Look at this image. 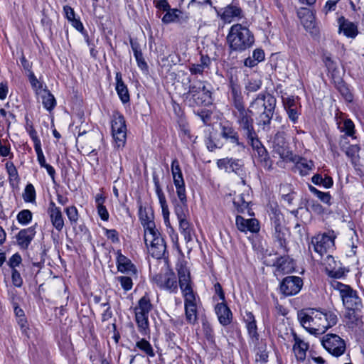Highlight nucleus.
Returning a JSON list of instances; mask_svg holds the SVG:
<instances>
[{
    "label": "nucleus",
    "instance_id": "de8ad7c7",
    "mask_svg": "<svg viewBox=\"0 0 364 364\" xmlns=\"http://www.w3.org/2000/svg\"><path fill=\"white\" fill-rule=\"evenodd\" d=\"M262 85V81L259 79L251 78L245 85V90L247 92H254L257 91Z\"/></svg>",
    "mask_w": 364,
    "mask_h": 364
},
{
    "label": "nucleus",
    "instance_id": "f704fd0d",
    "mask_svg": "<svg viewBox=\"0 0 364 364\" xmlns=\"http://www.w3.org/2000/svg\"><path fill=\"white\" fill-rule=\"evenodd\" d=\"M275 107H272L271 105L269 106V108L267 109V110H264L262 112H260L258 117V124L259 125L264 126V128L266 126H268L273 117V114L274 112Z\"/></svg>",
    "mask_w": 364,
    "mask_h": 364
},
{
    "label": "nucleus",
    "instance_id": "f8f14e48",
    "mask_svg": "<svg viewBox=\"0 0 364 364\" xmlns=\"http://www.w3.org/2000/svg\"><path fill=\"white\" fill-rule=\"evenodd\" d=\"M334 247V237L328 234H319L311 239L309 248L314 249L320 256L326 253Z\"/></svg>",
    "mask_w": 364,
    "mask_h": 364
},
{
    "label": "nucleus",
    "instance_id": "aec40b11",
    "mask_svg": "<svg viewBox=\"0 0 364 364\" xmlns=\"http://www.w3.org/2000/svg\"><path fill=\"white\" fill-rule=\"evenodd\" d=\"M176 193L178 197V201H175L174 212L178 220L186 218L188 210L186 190L176 191Z\"/></svg>",
    "mask_w": 364,
    "mask_h": 364
},
{
    "label": "nucleus",
    "instance_id": "4c0bfd02",
    "mask_svg": "<svg viewBox=\"0 0 364 364\" xmlns=\"http://www.w3.org/2000/svg\"><path fill=\"white\" fill-rule=\"evenodd\" d=\"M360 309H347V312L345 315L346 318L348 320V325L358 326L360 323V316L358 311Z\"/></svg>",
    "mask_w": 364,
    "mask_h": 364
},
{
    "label": "nucleus",
    "instance_id": "a19ab883",
    "mask_svg": "<svg viewBox=\"0 0 364 364\" xmlns=\"http://www.w3.org/2000/svg\"><path fill=\"white\" fill-rule=\"evenodd\" d=\"M309 191L316 195L323 203L331 205V196L328 192H321L311 185H309Z\"/></svg>",
    "mask_w": 364,
    "mask_h": 364
},
{
    "label": "nucleus",
    "instance_id": "20e7f679",
    "mask_svg": "<svg viewBox=\"0 0 364 364\" xmlns=\"http://www.w3.org/2000/svg\"><path fill=\"white\" fill-rule=\"evenodd\" d=\"M151 308L150 299L145 295L139 300L138 304L134 309L138 331L143 336H146L150 333L148 318Z\"/></svg>",
    "mask_w": 364,
    "mask_h": 364
},
{
    "label": "nucleus",
    "instance_id": "1a4fd4ad",
    "mask_svg": "<svg viewBox=\"0 0 364 364\" xmlns=\"http://www.w3.org/2000/svg\"><path fill=\"white\" fill-rule=\"evenodd\" d=\"M232 114L236 119V122L239 125L240 128L243 131L244 136L247 139L256 134L253 127V119L250 115L249 109L233 111Z\"/></svg>",
    "mask_w": 364,
    "mask_h": 364
},
{
    "label": "nucleus",
    "instance_id": "c9c22d12",
    "mask_svg": "<svg viewBox=\"0 0 364 364\" xmlns=\"http://www.w3.org/2000/svg\"><path fill=\"white\" fill-rule=\"evenodd\" d=\"M247 141L253 149H255L257 151L259 156L262 157L266 156L267 151L259 140L257 134L254 136H252V137L247 139Z\"/></svg>",
    "mask_w": 364,
    "mask_h": 364
},
{
    "label": "nucleus",
    "instance_id": "9b49d317",
    "mask_svg": "<svg viewBox=\"0 0 364 364\" xmlns=\"http://www.w3.org/2000/svg\"><path fill=\"white\" fill-rule=\"evenodd\" d=\"M112 132L118 147L124 146L127 139V127L122 115L117 114L112 121Z\"/></svg>",
    "mask_w": 364,
    "mask_h": 364
},
{
    "label": "nucleus",
    "instance_id": "dca6fc26",
    "mask_svg": "<svg viewBox=\"0 0 364 364\" xmlns=\"http://www.w3.org/2000/svg\"><path fill=\"white\" fill-rule=\"evenodd\" d=\"M338 33H343L349 38H355L358 34V26L356 23L350 21L343 16L338 18Z\"/></svg>",
    "mask_w": 364,
    "mask_h": 364
},
{
    "label": "nucleus",
    "instance_id": "864d4df0",
    "mask_svg": "<svg viewBox=\"0 0 364 364\" xmlns=\"http://www.w3.org/2000/svg\"><path fill=\"white\" fill-rule=\"evenodd\" d=\"M28 78L32 87L36 90L37 94L41 93L44 89L41 82L38 80L33 72L28 73Z\"/></svg>",
    "mask_w": 364,
    "mask_h": 364
},
{
    "label": "nucleus",
    "instance_id": "338daca9",
    "mask_svg": "<svg viewBox=\"0 0 364 364\" xmlns=\"http://www.w3.org/2000/svg\"><path fill=\"white\" fill-rule=\"evenodd\" d=\"M135 58H136V60L137 62V65L138 66L144 70V69H146L147 68V64L145 62L144 58H143V54L142 53H136V54H134V55Z\"/></svg>",
    "mask_w": 364,
    "mask_h": 364
},
{
    "label": "nucleus",
    "instance_id": "79ce46f5",
    "mask_svg": "<svg viewBox=\"0 0 364 364\" xmlns=\"http://www.w3.org/2000/svg\"><path fill=\"white\" fill-rule=\"evenodd\" d=\"M359 151L360 147L355 144L348 146L344 151L346 156L351 159L352 163L355 164L359 159Z\"/></svg>",
    "mask_w": 364,
    "mask_h": 364
},
{
    "label": "nucleus",
    "instance_id": "680f3d73",
    "mask_svg": "<svg viewBox=\"0 0 364 364\" xmlns=\"http://www.w3.org/2000/svg\"><path fill=\"white\" fill-rule=\"evenodd\" d=\"M283 103L285 110L296 107V101L293 97L284 98Z\"/></svg>",
    "mask_w": 364,
    "mask_h": 364
},
{
    "label": "nucleus",
    "instance_id": "2f4dec72",
    "mask_svg": "<svg viewBox=\"0 0 364 364\" xmlns=\"http://www.w3.org/2000/svg\"><path fill=\"white\" fill-rule=\"evenodd\" d=\"M179 230L181 233L183 235L186 242H190L193 239V229L190 223L187 220L186 218L178 219Z\"/></svg>",
    "mask_w": 364,
    "mask_h": 364
},
{
    "label": "nucleus",
    "instance_id": "e2e57ef3",
    "mask_svg": "<svg viewBox=\"0 0 364 364\" xmlns=\"http://www.w3.org/2000/svg\"><path fill=\"white\" fill-rule=\"evenodd\" d=\"M28 132H29V135H30L31 138L32 139V140L33 141L34 147L41 146V140L38 137L37 132L33 129V126H30Z\"/></svg>",
    "mask_w": 364,
    "mask_h": 364
},
{
    "label": "nucleus",
    "instance_id": "4468645a",
    "mask_svg": "<svg viewBox=\"0 0 364 364\" xmlns=\"http://www.w3.org/2000/svg\"><path fill=\"white\" fill-rule=\"evenodd\" d=\"M303 286L302 279L296 276H288L283 279L280 290L285 296H293L298 294Z\"/></svg>",
    "mask_w": 364,
    "mask_h": 364
},
{
    "label": "nucleus",
    "instance_id": "e433bc0d",
    "mask_svg": "<svg viewBox=\"0 0 364 364\" xmlns=\"http://www.w3.org/2000/svg\"><path fill=\"white\" fill-rule=\"evenodd\" d=\"M136 347L140 349L149 357H154L155 353L150 343L145 338H141L136 343Z\"/></svg>",
    "mask_w": 364,
    "mask_h": 364
},
{
    "label": "nucleus",
    "instance_id": "6e6552de",
    "mask_svg": "<svg viewBox=\"0 0 364 364\" xmlns=\"http://www.w3.org/2000/svg\"><path fill=\"white\" fill-rule=\"evenodd\" d=\"M154 282L160 288L170 292H176L177 279L173 272L165 269L153 277Z\"/></svg>",
    "mask_w": 364,
    "mask_h": 364
},
{
    "label": "nucleus",
    "instance_id": "6e6d98bb",
    "mask_svg": "<svg viewBox=\"0 0 364 364\" xmlns=\"http://www.w3.org/2000/svg\"><path fill=\"white\" fill-rule=\"evenodd\" d=\"M11 278L14 286L20 287L22 285L23 281L21 274L16 269H12Z\"/></svg>",
    "mask_w": 364,
    "mask_h": 364
},
{
    "label": "nucleus",
    "instance_id": "5701e85b",
    "mask_svg": "<svg viewBox=\"0 0 364 364\" xmlns=\"http://www.w3.org/2000/svg\"><path fill=\"white\" fill-rule=\"evenodd\" d=\"M171 173L176 191L186 190L185 183L178 161L175 159L171 163Z\"/></svg>",
    "mask_w": 364,
    "mask_h": 364
},
{
    "label": "nucleus",
    "instance_id": "c85d7f7f",
    "mask_svg": "<svg viewBox=\"0 0 364 364\" xmlns=\"http://www.w3.org/2000/svg\"><path fill=\"white\" fill-rule=\"evenodd\" d=\"M205 82L198 80L195 83L190 85L188 92L183 94L182 97L183 101L188 104L194 97L198 95L199 91H202L205 88Z\"/></svg>",
    "mask_w": 364,
    "mask_h": 364
},
{
    "label": "nucleus",
    "instance_id": "b1692460",
    "mask_svg": "<svg viewBox=\"0 0 364 364\" xmlns=\"http://www.w3.org/2000/svg\"><path fill=\"white\" fill-rule=\"evenodd\" d=\"M212 93L207 88L199 91L198 95L188 104L190 107L208 106L212 104Z\"/></svg>",
    "mask_w": 364,
    "mask_h": 364
},
{
    "label": "nucleus",
    "instance_id": "a211bd4d",
    "mask_svg": "<svg viewBox=\"0 0 364 364\" xmlns=\"http://www.w3.org/2000/svg\"><path fill=\"white\" fill-rule=\"evenodd\" d=\"M50 220L53 227L61 231L64 227V220L60 208L57 207L53 201H50L48 209Z\"/></svg>",
    "mask_w": 364,
    "mask_h": 364
},
{
    "label": "nucleus",
    "instance_id": "473e14b6",
    "mask_svg": "<svg viewBox=\"0 0 364 364\" xmlns=\"http://www.w3.org/2000/svg\"><path fill=\"white\" fill-rule=\"evenodd\" d=\"M38 95H41L43 107L48 111H51L56 105V101L50 92L44 89Z\"/></svg>",
    "mask_w": 364,
    "mask_h": 364
},
{
    "label": "nucleus",
    "instance_id": "3c124183",
    "mask_svg": "<svg viewBox=\"0 0 364 364\" xmlns=\"http://www.w3.org/2000/svg\"><path fill=\"white\" fill-rule=\"evenodd\" d=\"M65 213L71 225H76L78 220V212L77 208L73 205L68 207L65 209Z\"/></svg>",
    "mask_w": 364,
    "mask_h": 364
},
{
    "label": "nucleus",
    "instance_id": "58836bf2",
    "mask_svg": "<svg viewBox=\"0 0 364 364\" xmlns=\"http://www.w3.org/2000/svg\"><path fill=\"white\" fill-rule=\"evenodd\" d=\"M133 277H136V275L127 274L125 276H119V277H116L115 279H116V281H117L118 282L120 283L122 289L124 291H127L131 290L133 287V281H132Z\"/></svg>",
    "mask_w": 364,
    "mask_h": 364
},
{
    "label": "nucleus",
    "instance_id": "f03ea898",
    "mask_svg": "<svg viewBox=\"0 0 364 364\" xmlns=\"http://www.w3.org/2000/svg\"><path fill=\"white\" fill-rule=\"evenodd\" d=\"M179 286L184 296L185 314L188 323L194 324L198 319L196 296L191 287L190 272L185 267L178 269Z\"/></svg>",
    "mask_w": 364,
    "mask_h": 364
},
{
    "label": "nucleus",
    "instance_id": "2eb2a0df",
    "mask_svg": "<svg viewBox=\"0 0 364 364\" xmlns=\"http://www.w3.org/2000/svg\"><path fill=\"white\" fill-rule=\"evenodd\" d=\"M284 220L283 215L277 210L272 212V215L271 216L272 225L274 228V237L279 242L281 245H283V243L285 241V228L282 225V222Z\"/></svg>",
    "mask_w": 364,
    "mask_h": 364
},
{
    "label": "nucleus",
    "instance_id": "423d86ee",
    "mask_svg": "<svg viewBox=\"0 0 364 364\" xmlns=\"http://www.w3.org/2000/svg\"><path fill=\"white\" fill-rule=\"evenodd\" d=\"M144 242L153 257L160 259L164 256L166 245L157 229L144 234Z\"/></svg>",
    "mask_w": 364,
    "mask_h": 364
},
{
    "label": "nucleus",
    "instance_id": "37998d69",
    "mask_svg": "<svg viewBox=\"0 0 364 364\" xmlns=\"http://www.w3.org/2000/svg\"><path fill=\"white\" fill-rule=\"evenodd\" d=\"M314 167V163L312 161H306V159H301L297 162L296 168L299 170L300 173L302 176L307 175L310 170Z\"/></svg>",
    "mask_w": 364,
    "mask_h": 364
},
{
    "label": "nucleus",
    "instance_id": "bf43d9fd",
    "mask_svg": "<svg viewBox=\"0 0 364 364\" xmlns=\"http://www.w3.org/2000/svg\"><path fill=\"white\" fill-rule=\"evenodd\" d=\"M233 105L235 108V111H239L245 109L241 95H237L233 97Z\"/></svg>",
    "mask_w": 364,
    "mask_h": 364
},
{
    "label": "nucleus",
    "instance_id": "9d476101",
    "mask_svg": "<svg viewBox=\"0 0 364 364\" xmlns=\"http://www.w3.org/2000/svg\"><path fill=\"white\" fill-rule=\"evenodd\" d=\"M270 143L272 144V151L274 154H278L282 159L293 161V154L289 149L284 133L277 132Z\"/></svg>",
    "mask_w": 364,
    "mask_h": 364
},
{
    "label": "nucleus",
    "instance_id": "0e129e2a",
    "mask_svg": "<svg viewBox=\"0 0 364 364\" xmlns=\"http://www.w3.org/2000/svg\"><path fill=\"white\" fill-rule=\"evenodd\" d=\"M21 262V257L18 254H14L9 259V264L12 269L18 266Z\"/></svg>",
    "mask_w": 364,
    "mask_h": 364
},
{
    "label": "nucleus",
    "instance_id": "ddd939ff",
    "mask_svg": "<svg viewBox=\"0 0 364 364\" xmlns=\"http://www.w3.org/2000/svg\"><path fill=\"white\" fill-rule=\"evenodd\" d=\"M269 105L272 107H276L275 97L269 93H260L251 102L249 109L251 114H259L267 110Z\"/></svg>",
    "mask_w": 364,
    "mask_h": 364
},
{
    "label": "nucleus",
    "instance_id": "bb28decb",
    "mask_svg": "<svg viewBox=\"0 0 364 364\" xmlns=\"http://www.w3.org/2000/svg\"><path fill=\"white\" fill-rule=\"evenodd\" d=\"M215 312L222 325L227 326L230 323L232 313L230 309L223 301L215 306Z\"/></svg>",
    "mask_w": 364,
    "mask_h": 364
},
{
    "label": "nucleus",
    "instance_id": "7ed1b4c3",
    "mask_svg": "<svg viewBox=\"0 0 364 364\" xmlns=\"http://www.w3.org/2000/svg\"><path fill=\"white\" fill-rule=\"evenodd\" d=\"M227 42L231 50L243 52L254 45L255 37L248 28L236 23L230 27L227 36Z\"/></svg>",
    "mask_w": 364,
    "mask_h": 364
},
{
    "label": "nucleus",
    "instance_id": "13d9d810",
    "mask_svg": "<svg viewBox=\"0 0 364 364\" xmlns=\"http://www.w3.org/2000/svg\"><path fill=\"white\" fill-rule=\"evenodd\" d=\"M289 119L291 120V122L294 124H296L298 121L299 114L297 111V108H293L286 110Z\"/></svg>",
    "mask_w": 364,
    "mask_h": 364
},
{
    "label": "nucleus",
    "instance_id": "5fc2aeb1",
    "mask_svg": "<svg viewBox=\"0 0 364 364\" xmlns=\"http://www.w3.org/2000/svg\"><path fill=\"white\" fill-rule=\"evenodd\" d=\"M229 166L230 167L228 168L227 172H235V173L239 174L242 165L239 160H233L231 159Z\"/></svg>",
    "mask_w": 364,
    "mask_h": 364
},
{
    "label": "nucleus",
    "instance_id": "cd10ccee",
    "mask_svg": "<svg viewBox=\"0 0 364 364\" xmlns=\"http://www.w3.org/2000/svg\"><path fill=\"white\" fill-rule=\"evenodd\" d=\"M220 135L230 143L242 148L245 147L243 143L240 141L239 135L233 127L230 126H222Z\"/></svg>",
    "mask_w": 364,
    "mask_h": 364
},
{
    "label": "nucleus",
    "instance_id": "393cba45",
    "mask_svg": "<svg viewBox=\"0 0 364 364\" xmlns=\"http://www.w3.org/2000/svg\"><path fill=\"white\" fill-rule=\"evenodd\" d=\"M220 16L225 22L230 23L235 18H241L242 11L240 7L230 4L222 9Z\"/></svg>",
    "mask_w": 364,
    "mask_h": 364
},
{
    "label": "nucleus",
    "instance_id": "6ab92c4d",
    "mask_svg": "<svg viewBox=\"0 0 364 364\" xmlns=\"http://www.w3.org/2000/svg\"><path fill=\"white\" fill-rule=\"evenodd\" d=\"M236 225L241 232L250 231L251 232H257L259 230V222L257 219H245L240 215L236 217Z\"/></svg>",
    "mask_w": 364,
    "mask_h": 364
},
{
    "label": "nucleus",
    "instance_id": "a18cd8bd",
    "mask_svg": "<svg viewBox=\"0 0 364 364\" xmlns=\"http://www.w3.org/2000/svg\"><path fill=\"white\" fill-rule=\"evenodd\" d=\"M153 181L154 183L156 193L158 196L160 205L166 204L167 203H166V197H165V195L164 194L163 191L161 188V186L159 183V180L158 177L156 176H154Z\"/></svg>",
    "mask_w": 364,
    "mask_h": 364
},
{
    "label": "nucleus",
    "instance_id": "ea45409f",
    "mask_svg": "<svg viewBox=\"0 0 364 364\" xmlns=\"http://www.w3.org/2000/svg\"><path fill=\"white\" fill-rule=\"evenodd\" d=\"M294 269L292 262L289 259L281 258L277 261V271L289 273Z\"/></svg>",
    "mask_w": 364,
    "mask_h": 364
},
{
    "label": "nucleus",
    "instance_id": "052dcab7",
    "mask_svg": "<svg viewBox=\"0 0 364 364\" xmlns=\"http://www.w3.org/2000/svg\"><path fill=\"white\" fill-rule=\"evenodd\" d=\"M97 213L99 216L102 220L107 221L109 219V213L106 208V207L102 205H97Z\"/></svg>",
    "mask_w": 364,
    "mask_h": 364
},
{
    "label": "nucleus",
    "instance_id": "72a5a7b5",
    "mask_svg": "<svg viewBox=\"0 0 364 364\" xmlns=\"http://www.w3.org/2000/svg\"><path fill=\"white\" fill-rule=\"evenodd\" d=\"M248 197V195L242 193L234 198L233 204L238 213H244L248 209L249 201L247 200V198Z\"/></svg>",
    "mask_w": 364,
    "mask_h": 364
},
{
    "label": "nucleus",
    "instance_id": "f257e3e1",
    "mask_svg": "<svg viewBox=\"0 0 364 364\" xmlns=\"http://www.w3.org/2000/svg\"><path fill=\"white\" fill-rule=\"evenodd\" d=\"M302 326L310 333L320 335L337 323V316L331 311H322L310 309L307 312L298 314Z\"/></svg>",
    "mask_w": 364,
    "mask_h": 364
},
{
    "label": "nucleus",
    "instance_id": "4be33fe9",
    "mask_svg": "<svg viewBox=\"0 0 364 364\" xmlns=\"http://www.w3.org/2000/svg\"><path fill=\"white\" fill-rule=\"evenodd\" d=\"M36 235L35 226H32L19 231L16 235L18 245L22 249H27Z\"/></svg>",
    "mask_w": 364,
    "mask_h": 364
},
{
    "label": "nucleus",
    "instance_id": "7c9ffc66",
    "mask_svg": "<svg viewBox=\"0 0 364 364\" xmlns=\"http://www.w3.org/2000/svg\"><path fill=\"white\" fill-rule=\"evenodd\" d=\"M139 215L141 223L144 228V234L156 229L155 223L151 216L148 215L146 209H144L142 206L139 207Z\"/></svg>",
    "mask_w": 364,
    "mask_h": 364
},
{
    "label": "nucleus",
    "instance_id": "f3484780",
    "mask_svg": "<svg viewBox=\"0 0 364 364\" xmlns=\"http://www.w3.org/2000/svg\"><path fill=\"white\" fill-rule=\"evenodd\" d=\"M117 267L119 272L129 275H136V268L132 261L123 255L121 252H117Z\"/></svg>",
    "mask_w": 364,
    "mask_h": 364
},
{
    "label": "nucleus",
    "instance_id": "39448f33",
    "mask_svg": "<svg viewBox=\"0 0 364 364\" xmlns=\"http://www.w3.org/2000/svg\"><path fill=\"white\" fill-rule=\"evenodd\" d=\"M331 286L335 290L338 291L343 304L347 309H361L363 307L361 299L358 296L356 291L349 285L333 281Z\"/></svg>",
    "mask_w": 364,
    "mask_h": 364
},
{
    "label": "nucleus",
    "instance_id": "774afa93",
    "mask_svg": "<svg viewBox=\"0 0 364 364\" xmlns=\"http://www.w3.org/2000/svg\"><path fill=\"white\" fill-rule=\"evenodd\" d=\"M246 326H247L249 335L252 338H257L258 333L257 331V325H256V321L254 323H248L247 325H246Z\"/></svg>",
    "mask_w": 364,
    "mask_h": 364
},
{
    "label": "nucleus",
    "instance_id": "603ef678",
    "mask_svg": "<svg viewBox=\"0 0 364 364\" xmlns=\"http://www.w3.org/2000/svg\"><path fill=\"white\" fill-rule=\"evenodd\" d=\"M306 206L308 210L313 211L316 214H321L323 212L321 205L314 200H309L306 202Z\"/></svg>",
    "mask_w": 364,
    "mask_h": 364
},
{
    "label": "nucleus",
    "instance_id": "412c9836",
    "mask_svg": "<svg viewBox=\"0 0 364 364\" xmlns=\"http://www.w3.org/2000/svg\"><path fill=\"white\" fill-rule=\"evenodd\" d=\"M298 17L301 19V22L303 24L304 28L310 32L313 33L315 28V17L309 9L301 8L297 11Z\"/></svg>",
    "mask_w": 364,
    "mask_h": 364
},
{
    "label": "nucleus",
    "instance_id": "c03bdc74",
    "mask_svg": "<svg viewBox=\"0 0 364 364\" xmlns=\"http://www.w3.org/2000/svg\"><path fill=\"white\" fill-rule=\"evenodd\" d=\"M32 215L31 210L25 209L18 213L17 220L20 224L26 225L31 221Z\"/></svg>",
    "mask_w": 364,
    "mask_h": 364
},
{
    "label": "nucleus",
    "instance_id": "0eeeda50",
    "mask_svg": "<svg viewBox=\"0 0 364 364\" xmlns=\"http://www.w3.org/2000/svg\"><path fill=\"white\" fill-rule=\"evenodd\" d=\"M323 347L332 355L339 357L346 351V343L338 335L328 333L321 339Z\"/></svg>",
    "mask_w": 364,
    "mask_h": 364
},
{
    "label": "nucleus",
    "instance_id": "8fccbe9b",
    "mask_svg": "<svg viewBox=\"0 0 364 364\" xmlns=\"http://www.w3.org/2000/svg\"><path fill=\"white\" fill-rule=\"evenodd\" d=\"M179 10L178 9H169L166 11V14L162 18V21L164 23H170L174 22L178 18Z\"/></svg>",
    "mask_w": 364,
    "mask_h": 364
},
{
    "label": "nucleus",
    "instance_id": "4d7b16f0",
    "mask_svg": "<svg viewBox=\"0 0 364 364\" xmlns=\"http://www.w3.org/2000/svg\"><path fill=\"white\" fill-rule=\"evenodd\" d=\"M34 149H35V151H36V154H37L38 161L40 166L41 167H43L47 164L46 162V159H45V156L43 155V151H42V149H41V145L38 146H36V147H34Z\"/></svg>",
    "mask_w": 364,
    "mask_h": 364
},
{
    "label": "nucleus",
    "instance_id": "a878e982",
    "mask_svg": "<svg viewBox=\"0 0 364 364\" xmlns=\"http://www.w3.org/2000/svg\"><path fill=\"white\" fill-rule=\"evenodd\" d=\"M294 339L293 350L295 357L298 361H304L306 358V351L309 349V345L299 338L296 333L294 334Z\"/></svg>",
    "mask_w": 364,
    "mask_h": 364
},
{
    "label": "nucleus",
    "instance_id": "69168bd1",
    "mask_svg": "<svg viewBox=\"0 0 364 364\" xmlns=\"http://www.w3.org/2000/svg\"><path fill=\"white\" fill-rule=\"evenodd\" d=\"M204 68L201 65L198 64H191L189 68V70L192 75H201L203 74Z\"/></svg>",
    "mask_w": 364,
    "mask_h": 364
},
{
    "label": "nucleus",
    "instance_id": "49530a36",
    "mask_svg": "<svg viewBox=\"0 0 364 364\" xmlns=\"http://www.w3.org/2000/svg\"><path fill=\"white\" fill-rule=\"evenodd\" d=\"M23 200L26 202H33L36 199V191L33 186L31 183L27 184L23 194Z\"/></svg>",
    "mask_w": 364,
    "mask_h": 364
},
{
    "label": "nucleus",
    "instance_id": "c756f323",
    "mask_svg": "<svg viewBox=\"0 0 364 364\" xmlns=\"http://www.w3.org/2000/svg\"><path fill=\"white\" fill-rule=\"evenodd\" d=\"M116 90L123 103L129 101V94L126 85L122 80V74L119 72L116 73Z\"/></svg>",
    "mask_w": 364,
    "mask_h": 364
},
{
    "label": "nucleus",
    "instance_id": "09e8293b",
    "mask_svg": "<svg viewBox=\"0 0 364 364\" xmlns=\"http://www.w3.org/2000/svg\"><path fill=\"white\" fill-rule=\"evenodd\" d=\"M355 125L351 119H346L343 122V126L341 127V131L345 132L346 136H353L355 133Z\"/></svg>",
    "mask_w": 364,
    "mask_h": 364
}]
</instances>
